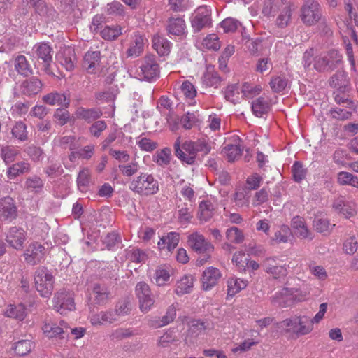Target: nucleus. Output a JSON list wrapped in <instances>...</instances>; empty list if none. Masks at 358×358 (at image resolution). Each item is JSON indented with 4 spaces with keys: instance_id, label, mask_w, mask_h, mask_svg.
<instances>
[{
    "instance_id": "2eb2a0df",
    "label": "nucleus",
    "mask_w": 358,
    "mask_h": 358,
    "mask_svg": "<svg viewBox=\"0 0 358 358\" xmlns=\"http://www.w3.org/2000/svg\"><path fill=\"white\" fill-rule=\"evenodd\" d=\"M188 244L197 253L213 252L214 250V246L210 242L206 241L203 235L198 234H193L189 236Z\"/></svg>"
},
{
    "instance_id": "a878e982",
    "label": "nucleus",
    "mask_w": 358,
    "mask_h": 358,
    "mask_svg": "<svg viewBox=\"0 0 358 358\" xmlns=\"http://www.w3.org/2000/svg\"><path fill=\"white\" fill-rule=\"evenodd\" d=\"M152 46L157 52L161 55H168L170 52V42L159 34L155 35L152 39Z\"/></svg>"
},
{
    "instance_id": "b1692460",
    "label": "nucleus",
    "mask_w": 358,
    "mask_h": 358,
    "mask_svg": "<svg viewBox=\"0 0 358 358\" xmlns=\"http://www.w3.org/2000/svg\"><path fill=\"white\" fill-rule=\"evenodd\" d=\"M100 52H87L84 56L83 66L91 73H95L100 63Z\"/></svg>"
},
{
    "instance_id": "412c9836",
    "label": "nucleus",
    "mask_w": 358,
    "mask_h": 358,
    "mask_svg": "<svg viewBox=\"0 0 358 358\" xmlns=\"http://www.w3.org/2000/svg\"><path fill=\"white\" fill-rule=\"evenodd\" d=\"M75 115L78 119L83 120L85 122L90 123L93 121L100 118L102 115V110L99 108H85L83 107H78Z\"/></svg>"
},
{
    "instance_id": "c756f323",
    "label": "nucleus",
    "mask_w": 358,
    "mask_h": 358,
    "mask_svg": "<svg viewBox=\"0 0 358 358\" xmlns=\"http://www.w3.org/2000/svg\"><path fill=\"white\" fill-rule=\"evenodd\" d=\"M30 171V164L25 162H20L13 164L7 171L8 178L10 179L28 173Z\"/></svg>"
},
{
    "instance_id": "0e129e2a",
    "label": "nucleus",
    "mask_w": 358,
    "mask_h": 358,
    "mask_svg": "<svg viewBox=\"0 0 358 358\" xmlns=\"http://www.w3.org/2000/svg\"><path fill=\"white\" fill-rule=\"evenodd\" d=\"M58 60L61 65L67 71H71L73 69L75 60L74 56L67 55L64 53L58 57Z\"/></svg>"
},
{
    "instance_id": "20e7f679",
    "label": "nucleus",
    "mask_w": 358,
    "mask_h": 358,
    "mask_svg": "<svg viewBox=\"0 0 358 358\" xmlns=\"http://www.w3.org/2000/svg\"><path fill=\"white\" fill-rule=\"evenodd\" d=\"M34 283L43 297H49L53 291L54 278L45 266H39L35 271Z\"/></svg>"
},
{
    "instance_id": "39448f33",
    "label": "nucleus",
    "mask_w": 358,
    "mask_h": 358,
    "mask_svg": "<svg viewBox=\"0 0 358 358\" xmlns=\"http://www.w3.org/2000/svg\"><path fill=\"white\" fill-rule=\"evenodd\" d=\"M301 12V20L308 26L315 24L322 17L321 7L315 0H306Z\"/></svg>"
},
{
    "instance_id": "79ce46f5",
    "label": "nucleus",
    "mask_w": 358,
    "mask_h": 358,
    "mask_svg": "<svg viewBox=\"0 0 358 358\" xmlns=\"http://www.w3.org/2000/svg\"><path fill=\"white\" fill-rule=\"evenodd\" d=\"M34 345L31 341L22 340L15 344L13 350L19 356H24L27 355L33 348Z\"/></svg>"
},
{
    "instance_id": "49530a36",
    "label": "nucleus",
    "mask_w": 358,
    "mask_h": 358,
    "mask_svg": "<svg viewBox=\"0 0 358 358\" xmlns=\"http://www.w3.org/2000/svg\"><path fill=\"white\" fill-rule=\"evenodd\" d=\"M220 80L221 78L217 72L214 71L208 70L203 77V83L208 87H217Z\"/></svg>"
},
{
    "instance_id": "37998d69",
    "label": "nucleus",
    "mask_w": 358,
    "mask_h": 358,
    "mask_svg": "<svg viewBox=\"0 0 358 358\" xmlns=\"http://www.w3.org/2000/svg\"><path fill=\"white\" fill-rule=\"evenodd\" d=\"M11 133L13 137L21 141H24L27 139V126L22 122H17L12 129Z\"/></svg>"
},
{
    "instance_id": "4468645a",
    "label": "nucleus",
    "mask_w": 358,
    "mask_h": 358,
    "mask_svg": "<svg viewBox=\"0 0 358 358\" xmlns=\"http://www.w3.org/2000/svg\"><path fill=\"white\" fill-rule=\"evenodd\" d=\"M281 4L282 8L278 13L279 14L275 24L278 27L283 29L289 26L291 22L294 6L291 0H281Z\"/></svg>"
},
{
    "instance_id": "774afa93",
    "label": "nucleus",
    "mask_w": 358,
    "mask_h": 358,
    "mask_svg": "<svg viewBox=\"0 0 358 358\" xmlns=\"http://www.w3.org/2000/svg\"><path fill=\"white\" fill-rule=\"evenodd\" d=\"M138 145L144 151L151 152L157 147V143L147 138H142L138 142Z\"/></svg>"
},
{
    "instance_id": "2f4dec72",
    "label": "nucleus",
    "mask_w": 358,
    "mask_h": 358,
    "mask_svg": "<svg viewBox=\"0 0 358 358\" xmlns=\"http://www.w3.org/2000/svg\"><path fill=\"white\" fill-rule=\"evenodd\" d=\"M132 310L131 300L129 298H123L119 300L115 305L114 310L118 317L129 315Z\"/></svg>"
},
{
    "instance_id": "0eeeda50",
    "label": "nucleus",
    "mask_w": 358,
    "mask_h": 358,
    "mask_svg": "<svg viewBox=\"0 0 358 358\" xmlns=\"http://www.w3.org/2000/svg\"><path fill=\"white\" fill-rule=\"evenodd\" d=\"M54 309L61 315H65L69 311L75 309L73 293L62 290L57 292L54 299Z\"/></svg>"
},
{
    "instance_id": "f03ea898",
    "label": "nucleus",
    "mask_w": 358,
    "mask_h": 358,
    "mask_svg": "<svg viewBox=\"0 0 358 358\" xmlns=\"http://www.w3.org/2000/svg\"><path fill=\"white\" fill-rule=\"evenodd\" d=\"M342 63V55L336 50H331L315 56L313 69L318 72H331Z\"/></svg>"
},
{
    "instance_id": "13d9d810",
    "label": "nucleus",
    "mask_w": 358,
    "mask_h": 358,
    "mask_svg": "<svg viewBox=\"0 0 358 358\" xmlns=\"http://www.w3.org/2000/svg\"><path fill=\"white\" fill-rule=\"evenodd\" d=\"M119 169L122 173L127 177H130L138 172V164L136 162H134L127 164L119 165Z\"/></svg>"
},
{
    "instance_id": "c9c22d12",
    "label": "nucleus",
    "mask_w": 358,
    "mask_h": 358,
    "mask_svg": "<svg viewBox=\"0 0 358 358\" xmlns=\"http://www.w3.org/2000/svg\"><path fill=\"white\" fill-rule=\"evenodd\" d=\"M43 330L45 334L50 338L59 336V338H64L63 334H65L64 328L57 326L55 323L49 322L45 323L43 327Z\"/></svg>"
},
{
    "instance_id": "864d4df0",
    "label": "nucleus",
    "mask_w": 358,
    "mask_h": 358,
    "mask_svg": "<svg viewBox=\"0 0 358 358\" xmlns=\"http://www.w3.org/2000/svg\"><path fill=\"white\" fill-rule=\"evenodd\" d=\"M90 174L87 169H83L78 173L77 178V185L80 190L85 191L90 183Z\"/></svg>"
},
{
    "instance_id": "4d7b16f0",
    "label": "nucleus",
    "mask_w": 358,
    "mask_h": 358,
    "mask_svg": "<svg viewBox=\"0 0 358 358\" xmlns=\"http://www.w3.org/2000/svg\"><path fill=\"white\" fill-rule=\"evenodd\" d=\"M170 278V275L168 271L164 268H159L155 271V282L158 286H162L165 285Z\"/></svg>"
},
{
    "instance_id": "ddd939ff",
    "label": "nucleus",
    "mask_w": 358,
    "mask_h": 358,
    "mask_svg": "<svg viewBox=\"0 0 358 358\" xmlns=\"http://www.w3.org/2000/svg\"><path fill=\"white\" fill-rule=\"evenodd\" d=\"M36 55L38 60H42L44 71L47 74L55 75L51 68L52 61L51 47L47 43H41L36 46Z\"/></svg>"
},
{
    "instance_id": "6ab92c4d",
    "label": "nucleus",
    "mask_w": 358,
    "mask_h": 358,
    "mask_svg": "<svg viewBox=\"0 0 358 358\" xmlns=\"http://www.w3.org/2000/svg\"><path fill=\"white\" fill-rule=\"evenodd\" d=\"M43 100L45 103L52 106L57 105L68 108L70 105V96L66 92H51L45 95Z\"/></svg>"
},
{
    "instance_id": "6e6552de",
    "label": "nucleus",
    "mask_w": 358,
    "mask_h": 358,
    "mask_svg": "<svg viewBox=\"0 0 358 358\" xmlns=\"http://www.w3.org/2000/svg\"><path fill=\"white\" fill-rule=\"evenodd\" d=\"M175 155L183 162L193 164L195 162L196 153L193 141H186L180 145V138L174 143Z\"/></svg>"
},
{
    "instance_id": "473e14b6",
    "label": "nucleus",
    "mask_w": 358,
    "mask_h": 358,
    "mask_svg": "<svg viewBox=\"0 0 358 358\" xmlns=\"http://www.w3.org/2000/svg\"><path fill=\"white\" fill-rule=\"evenodd\" d=\"M194 279L192 275H185L177 282L176 292L178 295L189 293L193 287Z\"/></svg>"
},
{
    "instance_id": "e433bc0d",
    "label": "nucleus",
    "mask_w": 358,
    "mask_h": 358,
    "mask_svg": "<svg viewBox=\"0 0 358 358\" xmlns=\"http://www.w3.org/2000/svg\"><path fill=\"white\" fill-rule=\"evenodd\" d=\"M7 317H13L19 320H23L26 316V308L24 305H10L6 311Z\"/></svg>"
},
{
    "instance_id": "052dcab7",
    "label": "nucleus",
    "mask_w": 358,
    "mask_h": 358,
    "mask_svg": "<svg viewBox=\"0 0 358 358\" xmlns=\"http://www.w3.org/2000/svg\"><path fill=\"white\" fill-rule=\"evenodd\" d=\"M107 127V124L103 120H98L94 122L90 127V134L94 137L100 136L101 132Z\"/></svg>"
},
{
    "instance_id": "9d476101",
    "label": "nucleus",
    "mask_w": 358,
    "mask_h": 358,
    "mask_svg": "<svg viewBox=\"0 0 358 358\" xmlns=\"http://www.w3.org/2000/svg\"><path fill=\"white\" fill-rule=\"evenodd\" d=\"M191 23L196 32L209 27L211 24L210 11L206 6L199 7L192 15Z\"/></svg>"
},
{
    "instance_id": "a19ab883",
    "label": "nucleus",
    "mask_w": 358,
    "mask_h": 358,
    "mask_svg": "<svg viewBox=\"0 0 358 358\" xmlns=\"http://www.w3.org/2000/svg\"><path fill=\"white\" fill-rule=\"evenodd\" d=\"M122 34V28L117 26L109 27L106 26L101 31V35L103 38L108 41H113L116 39Z\"/></svg>"
},
{
    "instance_id": "bf43d9fd",
    "label": "nucleus",
    "mask_w": 358,
    "mask_h": 358,
    "mask_svg": "<svg viewBox=\"0 0 358 358\" xmlns=\"http://www.w3.org/2000/svg\"><path fill=\"white\" fill-rule=\"evenodd\" d=\"M181 91L186 98L193 99L196 94V91L194 86L188 80H185L182 83L181 87Z\"/></svg>"
},
{
    "instance_id": "4be33fe9",
    "label": "nucleus",
    "mask_w": 358,
    "mask_h": 358,
    "mask_svg": "<svg viewBox=\"0 0 358 358\" xmlns=\"http://www.w3.org/2000/svg\"><path fill=\"white\" fill-rule=\"evenodd\" d=\"M42 86V82L38 78L31 77L22 83L21 92L27 96L36 95L41 91Z\"/></svg>"
},
{
    "instance_id": "c03bdc74",
    "label": "nucleus",
    "mask_w": 358,
    "mask_h": 358,
    "mask_svg": "<svg viewBox=\"0 0 358 358\" xmlns=\"http://www.w3.org/2000/svg\"><path fill=\"white\" fill-rule=\"evenodd\" d=\"M193 145L196 155L198 152H201L203 155H206L208 154L212 149L210 142L204 138L193 141Z\"/></svg>"
},
{
    "instance_id": "9b49d317",
    "label": "nucleus",
    "mask_w": 358,
    "mask_h": 358,
    "mask_svg": "<svg viewBox=\"0 0 358 358\" xmlns=\"http://www.w3.org/2000/svg\"><path fill=\"white\" fill-rule=\"evenodd\" d=\"M26 239V231L22 228L17 227H10L6 236V241L11 248L17 250H20L23 248Z\"/></svg>"
},
{
    "instance_id": "69168bd1",
    "label": "nucleus",
    "mask_w": 358,
    "mask_h": 358,
    "mask_svg": "<svg viewBox=\"0 0 358 358\" xmlns=\"http://www.w3.org/2000/svg\"><path fill=\"white\" fill-rule=\"evenodd\" d=\"M121 241V238L118 234L112 232L107 234L104 238L103 243L108 250L112 249L117 243Z\"/></svg>"
},
{
    "instance_id": "f704fd0d",
    "label": "nucleus",
    "mask_w": 358,
    "mask_h": 358,
    "mask_svg": "<svg viewBox=\"0 0 358 358\" xmlns=\"http://www.w3.org/2000/svg\"><path fill=\"white\" fill-rule=\"evenodd\" d=\"M248 285V281L238 278H229L227 280L228 295L234 296L241 289L245 288Z\"/></svg>"
},
{
    "instance_id": "09e8293b",
    "label": "nucleus",
    "mask_w": 358,
    "mask_h": 358,
    "mask_svg": "<svg viewBox=\"0 0 358 358\" xmlns=\"http://www.w3.org/2000/svg\"><path fill=\"white\" fill-rule=\"evenodd\" d=\"M269 84L272 90L278 93L285 89L287 80L284 76H276L271 80Z\"/></svg>"
},
{
    "instance_id": "1a4fd4ad",
    "label": "nucleus",
    "mask_w": 358,
    "mask_h": 358,
    "mask_svg": "<svg viewBox=\"0 0 358 358\" xmlns=\"http://www.w3.org/2000/svg\"><path fill=\"white\" fill-rule=\"evenodd\" d=\"M46 253L45 248L38 242H34L29 245L24 253L25 262L30 265H36L41 262Z\"/></svg>"
},
{
    "instance_id": "3c124183",
    "label": "nucleus",
    "mask_w": 358,
    "mask_h": 358,
    "mask_svg": "<svg viewBox=\"0 0 358 358\" xmlns=\"http://www.w3.org/2000/svg\"><path fill=\"white\" fill-rule=\"evenodd\" d=\"M143 40L141 36H136L134 40V45L127 50L128 57H138L143 52Z\"/></svg>"
},
{
    "instance_id": "5fc2aeb1",
    "label": "nucleus",
    "mask_w": 358,
    "mask_h": 358,
    "mask_svg": "<svg viewBox=\"0 0 358 358\" xmlns=\"http://www.w3.org/2000/svg\"><path fill=\"white\" fill-rule=\"evenodd\" d=\"M203 45L209 50H217L220 48L218 36L216 34H209L203 41Z\"/></svg>"
},
{
    "instance_id": "680f3d73",
    "label": "nucleus",
    "mask_w": 358,
    "mask_h": 358,
    "mask_svg": "<svg viewBox=\"0 0 358 358\" xmlns=\"http://www.w3.org/2000/svg\"><path fill=\"white\" fill-rule=\"evenodd\" d=\"M166 239V248L169 251L174 250L179 243L180 235L176 232H170L164 236Z\"/></svg>"
},
{
    "instance_id": "72a5a7b5",
    "label": "nucleus",
    "mask_w": 358,
    "mask_h": 358,
    "mask_svg": "<svg viewBox=\"0 0 358 358\" xmlns=\"http://www.w3.org/2000/svg\"><path fill=\"white\" fill-rule=\"evenodd\" d=\"M282 8L281 0H265L262 13L266 16H274Z\"/></svg>"
},
{
    "instance_id": "7ed1b4c3",
    "label": "nucleus",
    "mask_w": 358,
    "mask_h": 358,
    "mask_svg": "<svg viewBox=\"0 0 358 358\" xmlns=\"http://www.w3.org/2000/svg\"><path fill=\"white\" fill-rule=\"evenodd\" d=\"M136 77L141 80L153 82L160 74L159 66L154 55L144 57L136 71Z\"/></svg>"
},
{
    "instance_id": "58836bf2",
    "label": "nucleus",
    "mask_w": 358,
    "mask_h": 358,
    "mask_svg": "<svg viewBox=\"0 0 358 358\" xmlns=\"http://www.w3.org/2000/svg\"><path fill=\"white\" fill-rule=\"evenodd\" d=\"M222 152L226 156L228 162H233L237 159V157L241 156L242 149L240 145L229 144L222 149Z\"/></svg>"
},
{
    "instance_id": "4c0bfd02",
    "label": "nucleus",
    "mask_w": 358,
    "mask_h": 358,
    "mask_svg": "<svg viewBox=\"0 0 358 358\" xmlns=\"http://www.w3.org/2000/svg\"><path fill=\"white\" fill-rule=\"evenodd\" d=\"M297 291L298 289L296 288H285L281 292L275 293V296L271 297V301L275 304H278L280 306H286L287 303L285 300H284V296L287 297L292 296L297 292Z\"/></svg>"
},
{
    "instance_id": "f257e3e1",
    "label": "nucleus",
    "mask_w": 358,
    "mask_h": 358,
    "mask_svg": "<svg viewBox=\"0 0 358 358\" xmlns=\"http://www.w3.org/2000/svg\"><path fill=\"white\" fill-rule=\"evenodd\" d=\"M131 190L140 195H152L159 190L158 181L151 174L141 173L130 183Z\"/></svg>"
},
{
    "instance_id": "cd10ccee",
    "label": "nucleus",
    "mask_w": 358,
    "mask_h": 358,
    "mask_svg": "<svg viewBox=\"0 0 358 358\" xmlns=\"http://www.w3.org/2000/svg\"><path fill=\"white\" fill-rule=\"evenodd\" d=\"M329 85L331 87L337 88L341 92H344L348 85V81L343 72L337 71L329 79Z\"/></svg>"
},
{
    "instance_id": "5701e85b",
    "label": "nucleus",
    "mask_w": 358,
    "mask_h": 358,
    "mask_svg": "<svg viewBox=\"0 0 358 358\" xmlns=\"http://www.w3.org/2000/svg\"><path fill=\"white\" fill-rule=\"evenodd\" d=\"M185 22L181 17H170L166 24V30L169 34L181 36L184 34Z\"/></svg>"
},
{
    "instance_id": "aec40b11",
    "label": "nucleus",
    "mask_w": 358,
    "mask_h": 358,
    "mask_svg": "<svg viewBox=\"0 0 358 358\" xmlns=\"http://www.w3.org/2000/svg\"><path fill=\"white\" fill-rule=\"evenodd\" d=\"M35 12L45 22L52 20L55 16V10L48 8L44 0H29Z\"/></svg>"
},
{
    "instance_id": "338daca9",
    "label": "nucleus",
    "mask_w": 358,
    "mask_h": 358,
    "mask_svg": "<svg viewBox=\"0 0 358 358\" xmlns=\"http://www.w3.org/2000/svg\"><path fill=\"white\" fill-rule=\"evenodd\" d=\"M27 153L28 155L31 158L32 160L36 162H39L42 160L43 159V150L37 146L35 145H30L29 146L27 150Z\"/></svg>"
},
{
    "instance_id": "603ef678",
    "label": "nucleus",
    "mask_w": 358,
    "mask_h": 358,
    "mask_svg": "<svg viewBox=\"0 0 358 358\" xmlns=\"http://www.w3.org/2000/svg\"><path fill=\"white\" fill-rule=\"evenodd\" d=\"M292 172L294 180L296 182H300L306 175V170L303 169L302 164L299 162H294L292 168Z\"/></svg>"
},
{
    "instance_id": "de8ad7c7",
    "label": "nucleus",
    "mask_w": 358,
    "mask_h": 358,
    "mask_svg": "<svg viewBox=\"0 0 358 358\" xmlns=\"http://www.w3.org/2000/svg\"><path fill=\"white\" fill-rule=\"evenodd\" d=\"M313 227L319 233H329L330 223L327 218L316 217L313 220Z\"/></svg>"
},
{
    "instance_id": "bb28decb",
    "label": "nucleus",
    "mask_w": 358,
    "mask_h": 358,
    "mask_svg": "<svg viewBox=\"0 0 358 358\" xmlns=\"http://www.w3.org/2000/svg\"><path fill=\"white\" fill-rule=\"evenodd\" d=\"M15 69L19 74L28 77L33 73V70L24 55L17 56L14 62Z\"/></svg>"
},
{
    "instance_id": "f3484780",
    "label": "nucleus",
    "mask_w": 358,
    "mask_h": 358,
    "mask_svg": "<svg viewBox=\"0 0 358 358\" xmlns=\"http://www.w3.org/2000/svg\"><path fill=\"white\" fill-rule=\"evenodd\" d=\"M220 278L221 273L217 268L210 266L206 268L201 277L203 289L206 291L211 289L217 284Z\"/></svg>"
},
{
    "instance_id": "dca6fc26",
    "label": "nucleus",
    "mask_w": 358,
    "mask_h": 358,
    "mask_svg": "<svg viewBox=\"0 0 358 358\" xmlns=\"http://www.w3.org/2000/svg\"><path fill=\"white\" fill-rule=\"evenodd\" d=\"M264 271L271 275L274 279L285 278L287 275L285 266L278 265L273 258H266L262 263Z\"/></svg>"
},
{
    "instance_id": "e2e57ef3",
    "label": "nucleus",
    "mask_w": 358,
    "mask_h": 358,
    "mask_svg": "<svg viewBox=\"0 0 358 358\" xmlns=\"http://www.w3.org/2000/svg\"><path fill=\"white\" fill-rule=\"evenodd\" d=\"M107 12L110 15H123L124 14V6L120 2L114 1L107 5Z\"/></svg>"
},
{
    "instance_id": "393cba45",
    "label": "nucleus",
    "mask_w": 358,
    "mask_h": 358,
    "mask_svg": "<svg viewBox=\"0 0 358 358\" xmlns=\"http://www.w3.org/2000/svg\"><path fill=\"white\" fill-rule=\"evenodd\" d=\"M271 109V103L264 97L260 96L252 102V110L253 114L258 117L267 114Z\"/></svg>"
},
{
    "instance_id": "ea45409f",
    "label": "nucleus",
    "mask_w": 358,
    "mask_h": 358,
    "mask_svg": "<svg viewBox=\"0 0 358 358\" xmlns=\"http://www.w3.org/2000/svg\"><path fill=\"white\" fill-rule=\"evenodd\" d=\"M299 317L288 318L278 323V327L284 329L287 333L296 334L297 327L299 324Z\"/></svg>"
},
{
    "instance_id": "6e6d98bb",
    "label": "nucleus",
    "mask_w": 358,
    "mask_h": 358,
    "mask_svg": "<svg viewBox=\"0 0 358 358\" xmlns=\"http://www.w3.org/2000/svg\"><path fill=\"white\" fill-rule=\"evenodd\" d=\"M240 24L237 20L231 17L226 18L220 23L225 33L234 32Z\"/></svg>"
},
{
    "instance_id": "f8f14e48",
    "label": "nucleus",
    "mask_w": 358,
    "mask_h": 358,
    "mask_svg": "<svg viewBox=\"0 0 358 358\" xmlns=\"http://www.w3.org/2000/svg\"><path fill=\"white\" fill-rule=\"evenodd\" d=\"M17 206L13 198L6 196L0 199V220L12 222L17 217Z\"/></svg>"
},
{
    "instance_id": "c85d7f7f",
    "label": "nucleus",
    "mask_w": 358,
    "mask_h": 358,
    "mask_svg": "<svg viewBox=\"0 0 358 358\" xmlns=\"http://www.w3.org/2000/svg\"><path fill=\"white\" fill-rule=\"evenodd\" d=\"M176 315V309L173 305L169 306L166 314L157 320L152 321L150 325L155 328H159L169 324L173 322Z\"/></svg>"
},
{
    "instance_id": "8fccbe9b",
    "label": "nucleus",
    "mask_w": 358,
    "mask_h": 358,
    "mask_svg": "<svg viewBox=\"0 0 358 358\" xmlns=\"http://www.w3.org/2000/svg\"><path fill=\"white\" fill-rule=\"evenodd\" d=\"M155 162L159 165H167L171 159V149L165 148L157 151L154 156Z\"/></svg>"
},
{
    "instance_id": "7c9ffc66",
    "label": "nucleus",
    "mask_w": 358,
    "mask_h": 358,
    "mask_svg": "<svg viewBox=\"0 0 358 358\" xmlns=\"http://www.w3.org/2000/svg\"><path fill=\"white\" fill-rule=\"evenodd\" d=\"M214 205L209 201H203L199 204V218L200 220L207 222L214 215Z\"/></svg>"
},
{
    "instance_id": "423d86ee",
    "label": "nucleus",
    "mask_w": 358,
    "mask_h": 358,
    "mask_svg": "<svg viewBox=\"0 0 358 358\" xmlns=\"http://www.w3.org/2000/svg\"><path fill=\"white\" fill-rule=\"evenodd\" d=\"M135 293L138 299L142 312L147 313L155 303L154 296L149 285L145 282H139L135 287Z\"/></svg>"
},
{
    "instance_id": "a18cd8bd",
    "label": "nucleus",
    "mask_w": 358,
    "mask_h": 358,
    "mask_svg": "<svg viewBox=\"0 0 358 358\" xmlns=\"http://www.w3.org/2000/svg\"><path fill=\"white\" fill-rule=\"evenodd\" d=\"M227 238L234 243H241L244 240V236L240 229L236 227H232L227 230L226 232Z\"/></svg>"
},
{
    "instance_id": "a211bd4d",
    "label": "nucleus",
    "mask_w": 358,
    "mask_h": 358,
    "mask_svg": "<svg viewBox=\"0 0 358 358\" xmlns=\"http://www.w3.org/2000/svg\"><path fill=\"white\" fill-rule=\"evenodd\" d=\"M93 301L99 306L106 305L111 298V293L105 285L95 283L92 287Z\"/></svg>"
}]
</instances>
